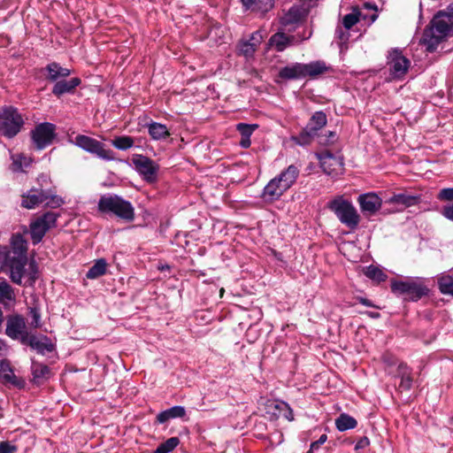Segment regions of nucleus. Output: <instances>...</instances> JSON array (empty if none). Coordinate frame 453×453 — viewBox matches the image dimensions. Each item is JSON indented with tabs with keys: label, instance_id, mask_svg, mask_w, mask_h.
<instances>
[{
	"label": "nucleus",
	"instance_id": "393cba45",
	"mask_svg": "<svg viewBox=\"0 0 453 453\" xmlns=\"http://www.w3.org/2000/svg\"><path fill=\"white\" fill-rule=\"evenodd\" d=\"M419 195H412L409 192H403L399 194H395L391 197L388 198V203L392 204L401 205L403 208L411 207L413 205H417L420 202Z\"/></svg>",
	"mask_w": 453,
	"mask_h": 453
},
{
	"label": "nucleus",
	"instance_id": "dca6fc26",
	"mask_svg": "<svg viewBox=\"0 0 453 453\" xmlns=\"http://www.w3.org/2000/svg\"><path fill=\"white\" fill-rule=\"evenodd\" d=\"M23 345H27L35 349L37 353L44 355L46 352H52L55 345L47 335L36 336L30 334Z\"/></svg>",
	"mask_w": 453,
	"mask_h": 453
},
{
	"label": "nucleus",
	"instance_id": "9b49d317",
	"mask_svg": "<svg viewBox=\"0 0 453 453\" xmlns=\"http://www.w3.org/2000/svg\"><path fill=\"white\" fill-rule=\"evenodd\" d=\"M388 64L389 65L390 74L395 79H402L407 73L411 65L410 60L404 57L402 50L393 49L389 51L388 57Z\"/></svg>",
	"mask_w": 453,
	"mask_h": 453
},
{
	"label": "nucleus",
	"instance_id": "72a5a7b5",
	"mask_svg": "<svg viewBox=\"0 0 453 453\" xmlns=\"http://www.w3.org/2000/svg\"><path fill=\"white\" fill-rule=\"evenodd\" d=\"M357 420L353 417H351L346 413H342L335 419V426L341 432H343V431H346L349 429H353L357 426Z\"/></svg>",
	"mask_w": 453,
	"mask_h": 453
},
{
	"label": "nucleus",
	"instance_id": "412c9836",
	"mask_svg": "<svg viewBox=\"0 0 453 453\" xmlns=\"http://www.w3.org/2000/svg\"><path fill=\"white\" fill-rule=\"evenodd\" d=\"M27 257H12L9 260L10 278L17 285H22Z\"/></svg>",
	"mask_w": 453,
	"mask_h": 453
},
{
	"label": "nucleus",
	"instance_id": "473e14b6",
	"mask_svg": "<svg viewBox=\"0 0 453 453\" xmlns=\"http://www.w3.org/2000/svg\"><path fill=\"white\" fill-rule=\"evenodd\" d=\"M149 134L154 140L165 139L170 135L166 126L157 122H152L149 125Z\"/></svg>",
	"mask_w": 453,
	"mask_h": 453
},
{
	"label": "nucleus",
	"instance_id": "e2e57ef3",
	"mask_svg": "<svg viewBox=\"0 0 453 453\" xmlns=\"http://www.w3.org/2000/svg\"><path fill=\"white\" fill-rule=\"evenodd\" d=\"M365 314H366L368 317L372 319H379L380 317V314L379 312L374 311H365Z\"/></svg>",
	"mask_w": 453,
	"mask_h": 453
},
{
	"label": "nucleus",
	"instance_id": "b1692460",
	"mask_svg": "<svg viewBox=\"0 0 453 453\" xmlns=\"http://www.w3.org/2000/svg\"><path fill=\"white\" fill-rule=\"evenodd\" d=\"M47 72L46 79L50 82H57L60 79H65L71 74V70L60 65L59 63L51 62L44 67Z\"/></svg>",
	"mask_w": 453,
	"mask_h": 453
},
{
	"label": "nucleus",
	"instance_id": "0e129e2a",
	"mask_svg": "<svg viewBox=\"0 0 453 453\" xmlns=\"http://www.w3.org/2000/svg\"><path fill=\"white\" fill-rule=\"evenodd\" d=\"M4 321V313L2 311V310L0 309V326L2 325Z\"/></svg>",
	"mask_w": 453,
	"mask_h": 453
},
{
	"label": "nucleus",
	"instance_id": "603ef678",
	"mask_svg": "<svg viewBox=\"0 0 453 453\" xmlns=\"http://www.w3.org/2000/svg\"><path fill=\"white\" fill-rule=\"evenodd\" d=\"M37 274H38L37 265L35 263V261H32L29 264V273H28V280H29L30 285H33L35 282V280L38 277Z\"/></svg>",
	"mask_w": 453,
	"mask_h": 453
},
{
	"label": "nucleus",
	"instance_id": "a878e982",
	"mask_svg": "<svg viewBox=\"0 0 453 453\" xmlns=\"http://www.w3.org/2000/svg\"><path fill=\"white\" fill-rule=\"evenodd\" d=\"M81 82V81L78 77L72 78L69 81L62 79L54 84L52 94L59 97L64 94L73 93Z\"/></svg>",
	"mask_w": 453,
	"mask_h": 453
},
{
	"label": "nucleus",
	"instance_id": "bf43d9fd",
	"mask_svg": "<svg viewBox=\"0 0 453 453\" xmlns=\"http://www.w3.org/2000/svg\"><path fill=\"white\" fill-rule=\"evenodd\" d=\"M357 300L360 303H362L363 305H365L366 307H373V308L380 309L379 306L373 304L371 300H369L365 297L359 296V297H357Z\"/></svg>",
	"mask_w": 453,
	"mask_h": 453
},
{
	"label": "nucleus",
	"instance_id": "13d9d810",
	"mask_svg": "<svg viewBox=\"0 0 453 453\" xmlns=\"http://www.w3.org/2000/svg\"><path fill=\"white\" fill-rule=\"evenodd\" d=\"M327 440L326 434H322L319 439L316 441H313L311 445V449H318L322 444L326 442Z\"/></svg>",
	"mask_w": 453,
	"mask_h": 453
},
{
	"label": "nucleus",
	"instance_id": "f3484780",
	"mask_svg": "<svg viewBox=\"0 0 453 453\" xmlns=\"http://www.w3.org/2000/svg\"><path fill=\"white\" fill-rule=\"evenodd\" d=\"M316 156L323 171L327 174H332L336 171V166L341 167L343 165L341 158L337 157L327 150L316 153Z\"/></svg>",
	"mask_w": 453,
	"mask_h": 453
},
{
	"label": "nucleus",
	"instance_id": "f257e3e1",
	"mask_svg": "<svg viewBox=\"0 0 453 453\" xmlns=\"http://www.w3.org/2000/svg\"><path fill=\"white\" fill-rule=\"evenodd\" d=\"M450 36H453V4L434 15L423 31L420 44L426 47V51L434 52Z\"/></svg>",
	"mask_w": 453,
	"mask_h": 453
},
{
	"label": "nucleus",
	"instance_id": "c9c22d12",
	"mask_svg": "<svg viewBox=\"0 0 453 453\" xmlns=\"http://www.w3.org/2000/svg\"><path fill=\"white\" fill-rule=\"evenodd\" d=\"M365 275L377 282L385 281L388 278L387 274L380 268L374 265H369L365 270Z\"/></svg>",
	"mask_w": 453,
	"mask_h": 453
},
{
	"label": "nucleus",
	"instance_id": "39448f33",
	"mask_svg": "<svg viewBox=\"0 0 453 453\" xmlns=\"http://www.w3.org/2000/svg\"><path fill=\"white\" fill-rule=\"evenodd\" d=\"M327 208L333 211L340 222L349 229H356L360 222V216L349 200L342 196H337L327 203Z\"/></svg>",
	"mask_w": 453,
	"mask_h": 453
},
{
	"label": "nucleus",
	"instance_id": "4c0bfd02",
	"mask_svg": "<svg viewBox=\"0 0 453 453\" xmlns=\"http://www.w3.org/2000/svg\"><path fill=\"white\" fill-rule=\"evenodd\" d=\"M134 138L127 135L117 136L111 141L112 146L120 150H127L134 146Z\"/></svg>",
	"mask_w": 453,
	"mask_h": 453
},
{
	"label": "nucleus",
	"instance_id": "aec40b11",
	"mask_svg": "<svg viewBox=\"0 0 453 453\" xmlns=\"http://www.w3.org/2000/svg\"><path fill=\"white\" fill-rule=\"evenodd\" d=\"M411 372V368L409 367L405 363L401 362L397 365L394 377L400 379V383L398 385V389L400 391H407L411 388L413 382Z\"/></svg>",
	"mask_w": 453,
	"mask_h": 453
},
{
	"label": "nucleus",
	"instance_id": "f8f14e48",
	"mask_svg": "<svg viewBox=\"0 0 453 453\" xmlns=\"http://www.w3.org/2000/svg\"><path fill=\"white\" fill-rule=\"evenodd\" d=\"M135 170L147 181H154L157 178L158 165L150 157L143 155H134L132 158Z\"/></svg>",
	"mask_w": 453,
	"mask_h": 453
},
{
	"label": "nucleus",
	"instance_id": "a211bd4d",
	"mask_svg": "<svg viewBox=\"0 0 453 453\" xmlns=\"http://www.w3.org/2000/svg\"><path fill=\"white\" fill-rule=\"evenodd\" d=\"M0 380L3 384H10L18 388L24 387V381L15 374L8 359L0 360Z\"/></svg>",
	"mask_w": 453,
	"mask_h": 453
},
{
	"label": "nucleus",
	"instance_id": "6e6d98bb",
	"mask_svg": "<svg viewBox=\"0 0 453 453\" xmlns=\"http://www.w3.org/2000/svg\"><path fill=\"white\" fill-rule=\"evenodd\" d=\"M336 35L342 42H346L349 40V34L344 32L342 27L336 29Z\"/></svg>",
	"mask_w": 453,
	"mask_h": 453
},
{
	"label": "nucleus",
	"instance_id": "58836bf2",
	"mask_svg": "<svg viewBox=\"0 0 453 453\" xmlns=\"http://www.w3.org/2000/svg\"><path fill=\"white\" fill-rule=\"evenodd\" d=\"M180 444L178 437H171L165 441L160 443L155 449L154 453H170Z\"/></svg>",
	"mask_w": 453,
	"mask_h": 453
},
{
	"label": "nucleus",
	"instance_id": "c756f323",
	"mask_svg": "<svg viewBox=\"0 0 453 453\" xmlns=\"http://www.w3.org/2000/svg\"><path fill=\"white\" fill-rule=\"evenodd\" d=\"M326 114L322 111H318L311 115L306 127L319 134V132L326 126Z\"/></svg>",
	"mask_w": 453,
	"mask_h": 453
},
{
	"label": "nucleus",
	"instance_id": "49530a36",
	"mask_svg": "<svg viewBox=\"0 0 453 453\" xmlns=\"http://www.w3.org/2000/svg\"><path fill=\"white\" fill-rule=\"evenodd\" d=\"M49 191V198L48 200H46V206L48 207H50V208H58L60 207L63 203H64V200L55 195V194H52L50 190H48Z\"/></svg>",
	"mask_w": 453,
	"mask_h": 453
},
{
	"label": "nucleus",
	"instance_id": "a18cd8bd",
	"mask_svg": "<svg viewBox=\"0 0 453 453\" xmlns=\"http://www.w3.org/2000/svg\"><path fill=\"white\" fill-rule=\"evenodd\" d=\"M23 165H28L26 157H24L22 154L12 157V170L13 172H21L23 170Z\"/></svg>",
	"mask_w": 453,
	"mask_h": 453
},
{
	"label": "nucleus",
	"instance_id": "6e6552de",
	"mask_svg": "<svg viewBox=\"0 0 453 453\" xmlns=\"http://www.w3.org/2000/svg\"><path fill=\"white\" fill-rule=\"evenodd\" d=\"M59 214L47 211L30 223V235L33 244L42 242L45 234L56 226Z\"/></svg>",
	"mask_w": 453,
	"mask_h": 453
},
{
	"label": "nucleus",
	"instance_id": "7c9ffc66",
	"mask_svg": "<svg viewBox=\"0 0 453 453\" xmlns=\"http://www.w3.org/2000/svg\"><path fill=\"white\" fill-rule=\"evenodd\" d=\"M293 37L284 33H276L273 35L269 40V44L274 46L276 50L283 51L290 43Z\"/></svg>",
	"mask_w": 453,
	"mask_h": 453
},
{
	"label": "nucleus",
	"instance_id": "69168bd1",
	"mask_svg": "<svg viewBox=\"0 0 453 453\" xmlns=\"http://www.w3.org/2000/svg\"><path fill=\"white\" fill-rule=\"evenodd\" d=\"M315 449H311V445L310 446V449L306 453H313Z\"/></svg>",
	"mask_w": 453,
	"mask_h": 453
},
{
	"label": "nucleus",
	"instance_id": "e433bc0d",
	"mask_svg": "<svg viewBox=\"0 0 453 453\" xmlns=\"http://www.w3.org/2000/svg\"><path fill=\"white\" fill-rule=\"evenodd\" d=\"M15 295L12 288L5 280L0 281V303L14 301Z\"/></svg>",
	"mask_w": 453,
	"mask_h": 453
},
{
	"label": "nucleus",
	"instance_id": "680f3d73",
	"mask_svg": "<svg viewBox=\"0 0 453 453\" xmlns=\"http://www.w3.org/2000/svg\"><path fill=\"white\" fill-rule=\"evenodd\" d=\"M250 137H243L242 136V139L240 141V146L243 149H247L250 146Z\"/></svg>",
	"mask_w": 453,
	"mask_h": 453
},
{
	"label": "nucleus",
	"instance_id": "3c124183",
	"mask_svg": "<svg viewBox=\"0 0 453 453\" xmlns=\"http://www.w3.org/2000/svg\"><path fill=\"white\" fill-rule=\"evenodd\" d=\"M17 449V446L8 441H0V453H14Z\"/></svg>",
	"mask_w": 453,
	"mask_h": 453
},
{
	"label": "nucleus",
	"instance_id": "6ab92c4d",
	"mask_svg": "<svg viewBox=\"0 0 453 453\" xmlns=\"http://www.w3.org/2000/svg\"><path fill=\"white\" fill-rule=\"evenodd\" d=\"M286 189L275 179H272L264 188L261 197L265 202L273 203L280 198Z\"/></svg>",
	"mask_w": 453,
	"mask_h": 453
},
{
	"label": "nucleus",
	"instance_id": "9d476101",
	"mask_svg": "<svg viewBox=\"0 0 453 453\" xmlns=\"http://www.w3.org/2000/svg\"><path fill=\"white\" fill-rule=\"evenodd\" d=\"M5 334L12 340L25 343L31 334L27 329L24 318L21 315H10L6 319Z\"/></svg>",
	"mask_w": 453,
	"mask_h": 453
},
{
	"label": "nucleus",
	"instance_id": "5701e85b",
	"mask_svg": "<svg viewBox=\"0 0 453 453\" xmlns=\"http://www.w3.org/2000/svg\"><path fill=\"white\" fill-rule=\"evenodd\" d=\"M299 173V168L295 165H290L279 175L275 176V179L287 191L296 183Z\"/></svg>",
	"mask_w": 453,
	"mask_h": 453
},
{
	"label": "nucleus",
	"instance_id": "4d7b16f0",
	"mask_svg": "<svg viewBox=\"0 0 453 453\" xmlns=\"http://www.w3.org/2000/svg\"><path fill=\"white\" fill-rule=\"evenodd\" d=\"M8 261L7 248L0 246V267Z\"/></svg>",
	"mask_w": 453,
	"mask_h": 453
},
{
	"label": "nucleus",
	"instance_id": "4468645a",
	"mask_svg": "<svg viewBox=\"0 0 453 453\" xmlns=\"http://www.w3.org/2000/svg\"><path fill=\"white\" fill-rule=\"evenodd\" d=\"M361 211L365 214L373 215L382 205L381 198L375 193L362 194L357 197Z\"/></svg>",
	"mask_w": 453,
	"mask_h": 453
},
{
	"label": "nucleus",
	"instance_id": "8fccbe9b",
	"mask_svg": "<svg viewBox=\"0 0 453 453\" xmlns=\"http://www.w3.org/2000/svg\"><path fill=\"white\" fill-rule=\"evenodd\" d=\"M437 198L441 201H453V188H442L439 192Z\"/></svg>",
	"mask_w": 453,
	"mask_h": 453
},
{
	"label": "nucleus",
	"instance_id": "4be33fe9",
	"mask_svg": "<svg viewBox=\"0 0 453 453\" xmlns=\"http://www.w3.org/2000/svg\"><path fill=\"white\" fill-rule=\"evenodd\" d=\"M245 11L264 15L274 6V0H241Z\"/></svg>",
	"mask_w": 453,
	"mask_h": 453
},
{
	"label": "nucleus",
	"instance_id": "2f4dec72",
	"mask_svg": "<svg viewBox=\"0 0 453 453\" xmlns=\"http://www.w3.org/2000/svg\"><path fill=\"white\" fill-rule=\"evenodd\" d=\"M12 248L13 252L19 256V257H27V241L20 234H13L12 237Z\"/></svg>",
	"mask_w": 453,
	"mask_h": 453
},
{
	"label": "nucleus",
	"instance_id": "de8ad7c7",
	"mask_svg": "<svg viewBox=\"0 0 453 453\" xmlns=\"http://www.w3.org/2000/svg\"><path fill=\"white\" fill-rule=\"evenodd\" d=\"M337 135L334 131H328L325 135H319V143L321 145H329L336 141Z\"/></svg>",
	"mask_w": 453,
	"mask_h": 453
},
{
	"label": "nucleus",
	"instance_id": "7ed1b4c3",
	"mask_svg": "<svg viewBox=\"0 0 453 453\" xmlns=\"http://www.w3.org/2000/svg\"><path fill=\"white\" fill-rule=\"evenodd\" d=\"M332 70L323 60L311 61L308 64L295 63L282 67L279 71V78L285 81L301 80L305 78L317 79Z\"/></svg>",
	"mask_w": 453,
	"mask_h": 453
},
{
	"label": "nucleus",
	"instance_id": "1a4fd4ad",
	"mask_svg": "<svg viewBox=\"0 0 453 453\" xmlns=\"http://www.w3.org/2000/svg\"><path fill=\"white\" fill-rule=\"evenodd\" d=\"M55 137L56 126L50 122L40 123L31 131V139L39 150L50 146Z\"/></svg>",
	"mask_w": 453,
	"mask_h": 453
},
{
	"label": "nucleus",
	"instance_id": "052dcab7",
	"mask_svg": "<svg viewBox=\"0 0 453 453\" xmlns=\"http://www.w3.org/2000/svg\"><path fill=\"white\" fill-rule=\"evenodd\" d=\"M383 362L387 364L388 366H393L396 365V362L395 361L394 357L388 354L383 356Z\"/></svg>",
	"mask_w": 453,
	"mask_h": 453
},
{
	"label": "nucleus",
	"instance_id": "c03bdc74",
	"mask_svg": "<svg viewBox=\"0 0 453 453\" xmlns=\"http://www.w3.org/2000/svg\"><path fill=\"white\" fill-rule=\"evenodd\" d=\"M257 127V124L238 123L236 125V130L240 133L241 136L243 137H250Z\"/></svg>",
	"mask_w": 453,
	"mask_h": 453
},
{
	"label": "nucleus",
	"instance_id": "bb28decb",
	"mask_svg": "<svg viewBox=\"0 0 453 453\" xmlns=\"http://www.w3.org/2000/svg\"><path fill=\"white\" fill-rule=\"evenodd\" d=\"M305 16L304 9L300 5H293L280 19L283 26L294 25L300 22Z\"/></svg>",
	"mask_w": 453,
	"mask_h": 453
},
{
	"label": "nucleus",
	"instance_id": "864d4df0",
	"mask_svg": "<svg viewBox=\"0 0 453 453\" xmlns=\"http://www.w3.org/2000/svg\"><path fill=\"white\" fill-rule=\"evenodd\" d=\"M441 213L446 219L453 221V203L443 206Z\"/></svg>",
	"mask_w": 453,
	"mask_h": 453
},
{
	"label": "nucleus",
	"instance_id": "09e8293b",
	"mask_svg": "<svg viewBox=\"0 0 453 453\" xmlns=\"http://www.w3.org/2000/svg\"><path fill=\"white\" fill-rule=\"evenodd\" d=\"M29 314L32 317L31 326L34 328H38L41 326V314L37 308H30Z\"/></svg>",
	"mask_w": 453,
	"mask_h": 453
},
{
	"label": "nucleus",
	"instance_id": "ea45409f",
	"mask_svg": "<svg viewBox=\"0 0 453 453\" xmlns=\"http://www.w3.org/2000/svg\"><path fill=\"white\" fill-rule=\"evenodd\" d=\"M438 287L441 294L453 296V277L444 275L438 280Z\"/></svg>",
	"mask_w": 453,
	"mask_h": 453
},
{
	"label": "nucleus",
	"instance_id": "f03ea898",
	"mask_svg": "<svg viewBox=\"0 0 453 453\" xmlns=\"http://www.w3.org/2000/svg\"><path fill=\"white\" fill-rule=\"evenodd\" d=\"M97 211L101 214L115 216L128 223L134 221L135 218L132 203L115 194L101 196L97 203Z\"/></svg>",
	"mask_w": 453,
	"mask_h": 453
},
{
	"label": "nucleus",
	"instance_id": "5fc2aeb1",
	"mask_svg": "<svg viewBox=\"0 0 453 453\" xmlns=\"http://www.w3.org/2000/svg\"><path fill=\"white\" fill-rule=\"evenodd\" d=\"M369 444H370V440L368 439V437L363 436L357 441V442L355 446V450L363 449L366 448L367 446H369Z\"/></svg>",
	"mask_w": 453,
	"mask_h": 453
},
{
	"label": "nucleus",
	"instance_id": "c85d7f7f",
	"mask_svg": "<svg viewBox=\"0 0 453 453\" xmlns=\"http://www.w3.org/2000/svg\"><path fill=\"white\" fill-rule=\"evenodd\" d=\"M316 137L319 140V134L305 126L297 135L292 136V141L297 145L306 146L311 144Z\"/></svg>",
	"mask_w": 453,
	"mask_h": 453
},
{
	"label": "nucleus",
	"instance_id": "79ce46f5",
	"mask_svg": "<svg viewBox=\"0 0 453 453\" xmlns=\"http://www.w3.org/2000/svg\"><path fill=\"white\" fill-rule=\"evenodd\" d=\"M360 12L357 8L353 9V12L346 14L342 19V25L345 29H350L359 21Z\"/></svg>",
	"mask_w": 453,
	"mask_h": 453
},
{
	"label": "nucleus",
	"instance_id": "a19ab883",
	"mask_svg": "<svg viewBox=\"0 0 453 453\" xmlns=\"http://www.w3.org/2000/svg\"><path fill=\"white\" fill-rule=\"evenodd\" d=\"M50 373V368L42 364H34L32 366L33 380L40 383V380Z\"/></svg>",
	"mask_w": 453,
	"mask_h": 453
},
{
	"label": "nucleus",
	"instance_id": "423d86ee",
	"mask_svg": "<svg viewBox=\"0 0 453 453\" xmlns=\"http://www.w3.org/2000/svg\"><path fill=\"white\" fill-rule=\"evenodd\" d=\"M25 124L23 116L12 105L0 108V133L6 138L15 137Z\"/></svg>",
	"mask_w": 453,
	"mask_h": 453
},
{
	"label": "nucleus",
	"instance_id": "20e7f679",
	"mask_svg": "<svg viewBox=\"0 0 453 453\" xmlns=\"http://www.w3.org/2000/svg\"><path fill=\"white\" fill-rule=\"evenodd\" d=\"M390 288L393 294L402 296L407 302H418L430 293L426 280L422 278L408 277L404 280H392Z\"/></svg>",
	"mask_w": 453,
	"mask_h": 453
},
{
	"label": "nucleus",
	"instance_id": "0eeeda50",
	"mask_svg": "<svg viewBox=\"0 0 453 453\" xmlns=\"http://www.w3.org/2000/svg\"><path fill=\"white\" fill-rule=\"evenodd\" d=\"M74 144L83 150L96 155L97 157L106 160L113 161L116 159L115 153L110 149H106L105 145L90 137L84 134H78L75 137Z\"/></svg>",
	"mask_w": 453,
	"mask_h": 453
},
{
	"label": "nucleus",
	"instance_id": "2eb2a0df",
	"mask_svg": "<svg viewBox=\"0 0 453 453\" xmlns=\"http://www.w3.org/2000/svg\"><path fill=\"white\" fill-rule=\"evenodd\" d=\"M263 41V35L261 31L252 33L248 40H241L238 43L239 53L246 58H250L254 55L258 45Z\"/></svg>",
	"mask_w": 453,
	"mask_h": 453
},
{
	"label": "nucleus",
	"instance_id": "ddd939ff",
	"mask_svg": "<svg viewBox=\"0 0 453 453\" xmlns=\"http://www.w3.org/2000/svg\"><path fill=\"white\" fill-rule=\"evenodd\" d=\"M49 198V191L42 188H33L22 195L21 206L26 209H34Z\"/></svg>",
	"mask_w": 453,
	"mask_h": 453
},
{
	"label": "nucleus",
	"instance_id": "f704fd0d",
	"mask_svg": "<svg viewBox=\"0 0 453 453\" xmlns=\"http://www.w3.org/2000/svg\"><path fill=\"white\" fill-rule=\"evenodd\" d=\"M107 263L104 258H100L88 269L86 273L88 279H96L106 273Z\"/></svg>",
	"mask_w": 453,
	"mask_h": 453
},
{
	"label": "nucleus",
	"instance_id": "cd10ccee",
	"mask_svg": "<svg viewBox=\"0 0 453 453\" xmlns=\"http://www.w3.org/2000/svg\"><path fill=\"white\" fill-rule=\"evenodd\" d=\"M185 415V408L183 406L175 405L173 407H171L165 411L159 412L157 416V421L159 424H164L172 418H183Z\"/></svg>",
	"mask_w": 453,
	"mask_h": 453
},
{
	"label": "nucleus",
	"instance_id": "37998d69",
	"mask_svg": "<svg viewBox=\"0 0 453 453\" xmlns=\"http://www.w3.org/2000/svg\"><path fill=\"white\" fill-rule=\"evenodd\" d=\"M275 410L279 411V413H276L279 416H282L284 418L291 421L294 419V415L292 409L289 407V405L285 402H280L275 403L274 405Z\"/></svg>",
	"mask_w": 453,
	"mask_h": 453
}]
</instances>
